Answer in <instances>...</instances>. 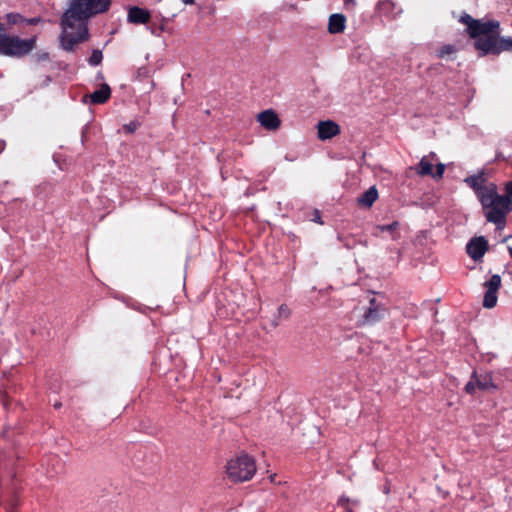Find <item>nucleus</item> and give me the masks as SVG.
Listing matches in <instances>:
<instances>
[{
  "label": "nucleus",
  "instance_id": "30",
  "mask_svg": "<svg viewBox=\"0 0 512 512\" xmlns=\"http://www.w3.org/2000/svg\"><path fill=\"white\" fill-rule=\"evenodd\" d=\"M4 148V143L0 141V151Z\"/></svg>",
  "mask_w": 512,
  "mask_h": 512
},
{
  "label": "nucleus",
  "instance_id": "31",
  "mask_svg": "<svg viewBox=\"0 0 512 512\" xmlns=\"http://www.w3.org/2000/svg\"><path fill=\"white\" fill-rule=\"evenodd\" d=\"M166 4L169 5L170 7H174V3L173 2H167Z\"/></svg>",
  "mask_w": 512,
  "mask_h": 512
},
{
  "label": "nucleus",
  "instance_id": "17",
  "mask_svg": "<svg viewBox=\"0 0 512 512\" xmlns=\"http://www.w3.org/2000/svg\"><path fill=\"white\" fill-rule=\"evenodd\" d=\"M378 198V191L373 186L370 187L361 197L358 199L359 205L370 208Z\"/></svg>",
  "mask_w": 512,
  "mask_h": 512
},
{
  "label": "nucleus",
  "instance_id": "15",
  "mask_svg": "<svg viewBox=\"0 0 512 512\" xmlns=\"http://www.w3.org/2000/svg\"><path fill=\"white\" fill-rule=\"evenodd\" d=\"M435 157V153H431L429 156H424L420 160L416 172L421 176L431 175L433 174V158Z\"/></svg>",
  "mask_w": 512,
  "mask_h": 512
},
{
  "label": "nucleus",
  "instance_id": "10",
  "mask_svg": "<svg viewBox=\"0 0 512 512\" xmlns=\"http://www.w3.org/2000/svg\"><path fill=\"white\" fill-rule=\"evenodd\" d=\"M373 235L375 237L397 240L400 237V223L392 221L388 224H377L374 226Z\"/></svg>",
  "mask_w": 512,
  "mask_h": 512
},
{
  "label": "nucleus",
  "instance_id": "19",
  "mask_svg": "<svg viewBox=\"0 0 512 512\" xmlns=\"http://www.w3.org/2000/svg\"><path fill=\"white\" fill-rule=\"evenodd\" d=\"M456 52V49L452 45H445L439 50V57L441 58H448L449 56L453 55Z\"/></svg>",
  "mask_w": 512,
  "mask_h": 512
},
{
  "label": "nucleus",
  "instance_id": "7",
  "mask_svg": "<svg viewBox=\"0 0 512 512\" xmlns=\"http://www.w3.org/2000/svg\"><path fill=\"white\" fill-rule=\"evenodd\" d=\"M256 120L267 131H277L282 124L279 115L272 109H266L258 113Z\"/></svg>",
  "mask_w": 512,
  "mask_h": 512
},
{
  "label": "nucleus",
  "instance_id": "18",
  "mask_svg": "<svg viewBox=\"0 0 512 512\" xmlns=\"http://www.w3.org/2000/svg\"><path fill=\"white\" fill-rule=\"evenodd\" d=\"M477 387L482 390H489L491 388H495V385L492 383L490 375H484L480 378H476Z\"/></svg>",
  "mask_w": 512,
  "mask_h": 512
},
{
  "label": "nucleus",
  "instance_id": "8",
  "mask_svg": "<svg viewBox=\"0 0 512 512\" xmlns=\"http://www.w3.org/2000/svg\"><path fill=\"white\" fill-rule=\"evenodd\" d=\"M486 292L484 295L483 306L485 308H493L497 303V291L501 286V277L493 275L489 281L484 284Z\"/></svg>",
  "mask_w": 512,
  "mask_h": 512
},
{
  "label": "nucleus",
  "instance_id": "9",
  "mask_svg": "<svg viewBox=\"0 0 512 512\" xmlns=\"http://www.w3.org/2000/svg\"><path fill=\"white\" fill-rule=\"evenodd\" d=\"M317 137L321 141H327L341 133V127L333 120L319 121L316 125Z\"/></svg>",
  "mask_w": 512,
  "mask_h": 512
},
{
  "label": "nucleus",
  "instance_id": "21",
  "mask_svg": "<svg viewBox=\"0 0 512 512\" xmlns=\"http://www.w3.org/2000/svg\"><path fill=\"white\" fill-rule=\"evenodd\" d=\"M102 60V53L101 51H98V50H95L93 51V53L91 54L90 58H89V63L91 65H98Z\"/></svg>",
  "mask_w": 512,
  "mask_h": 512
},
{
  "label": "nucleus",
  "instance_id": "22",
  "mask_svg": "<svg viewBox=\"0 0 512 512\" xmlns=\"http://www.w3.org/2000/svg\"><path fill=\"white\" fill-rule=\"evenodd\" d=\"M290 314V311L286 305H281L277 310V317L279 319H286L288 318Z\"/></svg>",
  "mask_w": 512,
  "mask_h": 512
},
{
  "label": "nucleus",
  "instance_id": "4",
  "mask_svg": "<svg viewBox=\"0 0 512 512\" xmlns=\"http://www.w3.org/2000/svg\"><path fill=\"white\" fill-rule=\"evenodd\" d=\"M255 471L254 460L246 454H241L230 459L226 465V474L228 478L234 482L250 480Z\"/></svg>",
  "mask_w": 512,
  "mask_h": 512
},
{
  "label": "nucleus",
  "instance_id": "32",
  "mask_svg": "<svg viewBox=\"0 0 512 512\" xmlns=\"http://www.w3.org/2000/svg\"><path fill=\"white\" fill-rule=\"evenodd\" d=\"M508 251H509L510 256L512 257V247H508Z\"/></svg>",
  "mask_w": 512,
  "mask_h": 512
},
{
  "label": "nucleus",
  "instance_id": "13",
  "mask_svg": "<svg viewBox=\"0 0 512 512\" xmlns=\"http://www.w3.org/2000/svg\"><path fill=\"white\" fill-rule=\"evenodd\" d=\"M346 28V17L341 13L331 14L328 18L327 30L330 34H340Z\"/></svg>",
  "mask_w": 512,
  "mask_h": 512
},
{
  "label": "nucleus",
  "instance_id": "28",
  "mask_svg": "<svg viewBox=\"0 0 512 512\" xmlns=\"http://www.w3.org/2000/svg\"><path fill=\"white\" fill-rule=\"evenodd\" d=\"M27 23L29 24H35V23H38L40 21L39 18H33V19H30V20H26Z\"/></svg>",
  "mask_w": 512,
  "mask_h": 512
},
{
  "label": "nucleus",
  "instance_id": "11",
  "mask_svg": "<svg viewBox=\"0 0 512 512\" xmlns=\"http://www.w3.org/2000/svg\"><path fill=\"white\" fill-rule=\"evenodd\" d=\"M464 182L473 189L478 199H480L487 190H490V187L495 185L493 183H486L483 173L471 175L465 178Z\"/></svg>",
  "mask_w": 512,
  "mask_h": 512
},
{
  "label": "nucleus",
  "instance_id": "27",
  "mask_svg": "<svg viewBox=\"0 0 512 512\" xmlns=\"http://www.w3.org/2000/svg\"><path fill=\"white\" fill-rule=\"evenodd\" d=\"M124 128H125L128 132H133V131H134V129H135V125H132V124H130V125H126Z\"/></svg>",
  "mask_w": 512,
  "mask_h": 512
},
{
  "label": "nucleus",
  "instance_id": "23",
  "mask_svg": "<svg viewBox=\"0 0 512 512\" xmlns=\"http://www.w3.org/2000/svg\"><path fill=\"white\" fill-rule=\"evenodd\" d=\"M445 171V164L439 163L436 165V172L432 174L435 179H441Z\"/></svg>",
  "mask_w": 512,
  "mask_h": 512
},
{
  "label": "nucleus",
  "instance_id": "2",
  "mask_svg": "<svg viewBox=\"0 0 512 512\" xmlns=\"http://www.w3.org/2000/svg\"><path fill=\"white\" fill-rule=\"evenodd\" d=\"M460 21L466 25L467 32L475 40V48L481 55L499 54L512 48V37H499L498 22L475 20L469 15L462 16Z\"/></svg>",
  "mask_w": 512,
  "mask_h": 512
},
{
  "label": "nucleus",
  "instance_id": "24",
  "mask_svg": "<svg viewBox=\"0 0 512 512\" xmlns=\"http://www.w3.org/2000/svg\"><path fill=\"white\" fill-rule=\"evenodd\" d=\"M476 387H477V380H476V378H474L466 384L465 390L467 393H473L475 391Z\"/></svg>",
  "mask_w": 512,
  "mask_h": 512
},
{
  "label": "nucleus",
  "instance_id": "14",
  "mask_svg": "<svg viewBox=\"0 0 512 512\" xmlns=\"http://www.w3.org/2000/svg\"><path fill=\"white\" fill-rule=\"evenodd\" d=\"M127 19L130 23L145 24L150 20V13L148 10L132 7L128 11Z\"/></svg>",
  "mask_w": 512,
  "mask_h": 512
},
{
  "label": "nucleus",
  "instance_id": "5",
  "mask_svg": "<svg viewBox=\"0 0 512 512\" xmlns=\"http://www.w3.org/2000/svg\"><path fill=\"white\" fill-rule=\"evenodd\" d=\"M34 46V39L23 40L0 32V54L19 57L29 53Z\"/></svg>",
  "mask_w": 512,
  "mask_h": 512
},
{
  "label": "nucleus",
  "instance_id": "1",
  "mask_svg": "<svg viewBox=\"0 0 512 512\" xmlns=\"http://www.w3.org/2000/svg\"><path fill=\"white\" fill-rule=\"evenodd\" d=\"M110 7V0H70V6L62 18V32L60 43L63 49L72 50L73 47L88 37L87 19L106 12Z\"/></svg>",
  "mask_w": 512,
  "mask_h": 512
},
{
  "label": "nucleus",
  "instance_id": "29",
  "mask_svg": "<svg viewBox=\"0 0 512 512\" xmlns=\"http://www.w3.org/2000/svg\"><path fill=\"white\" fill-rule=\"evenodd\" d=\"M345 4L348 5V4H355V0H345Z\"/></svg>",
  "mask_w": 512,
  "mask_h": 512
},
{
  "label": "nucleus",
  "instance_id": "25",
  "mask_svg": "<svg viewBox=\"0 0 512 512\" xmlns=\"http://www.w3.org/2000/svg\"><path fill=\"white\" fill-rule=\"evenodd\" d=\"M505 190L512 197V181L506 183Z\"/></svg>",
  "mask_w": 512,
  "mask_h": 512
},
{
  "label": "nucleus",
  "instance_id": "12",
  "mask_svg": "<svg viewBox=\"0 0 512 512\" xmlns=\"http://www.w3.org/2000/svg\"><path fill=\"white\" fill-rule=\"evenodd\" d=\"M488 248V242L484 237H477L470 240L467 244V253L477 261L483 257Z\"/></svg>",
  "mask_w": 512,
  "mask_h": 512
},
{
  "label": "nucleus",
  "instance_id": "3",
  "mask_svg": "<svg viewBox=\"0 0 512 512\" xmlns=\"http://www.w3.org/2000/svg\"><path fill=\"white\" fill-rule=\"evenodd\" d=\"M479 201L482 204L487 220L496 224L499 229H502L507 213L512 210L511 199L507 196L499 195L497 187L494 185L482 195Z\"/></svg>",
  "mask_w": 512,
  "mask_h": 512
},
{
  "label": "nucleus",
  "instance_id": "20",
  "mask_svg": "<svg viewBox=\"0 0 512 512\" xmlns=\"http://www.w3.org/2000/svg\"><path fill=\"white\" fill-rule=\"evenodd\" d=\"M354 503L350 498L341 496L338 500V505L344 508L347 512H351L350 505Z\"/></svg>",
  "mask_w": 512,
  "mask_h": 512
},
{
  "label": "nucleus",
  "instance_id": "26",
  "mask_svg": "<svg viewBox=\"0 0 512 512\" xmlns=\"http://www.w3.org/2000/svg\"><path fill=\"white\" fill-rule=\"evenodd\" d=\"M389 5H390V2L388 0H385V1L379 2L378 7H379V9H382Z\"/></svg>",
  "mask_w": 512,
  "mask_h": 512
},
{
  "label": "nucleus",
  "instance_id": "6",
  "mask_svg": "<svg viewBox=\"0 0 512 512\" xmlns=\"http://www.w3.org/2000/svg\"><path fill=\"white\" fill-rule=\"evenodd\" d=\"M385 315V308L376 295L369 296V305L363 308L360 322L364 325L374 324L380 321Z\"/></svg>",
  "mask_w": 512,
  "mask_h": 512
},
{
  "label": "nucleus",
  "instance_id": "16",
  "mask_svg": "<svg viewBox=\"0 0 512 512\" xmlns=\"http://www.w3.org/2000/svg\"><path fill=\"white\" fill-rule=\"evenodd\" d=\"M111 95L110 87L107 84H103L99 90L89 95L91 102L94 104L105 103Z\"/></svg>",
  "mask_w": 512,
  "mask_h": 512
}]
</instances>
